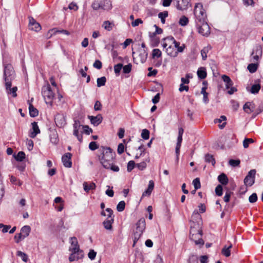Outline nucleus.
Segmentation results:
<instances>
[{
	"label": "nucleus",
	"mask_w": 263,
	"mask_h": 263,
	"mask_svg": "<svg viewBox=\"0 0 263 263\" xmlns=\"http://www.w3.org/2000/svg\"><path fill=\"white\" fill-rule=\"evenodd\" d=\"M98 154L99 160L104 168L110 167V163L114 161L115 153H113L112 150L108 147L102 146L99 149Z\"/></svg>",
	"instance_id": "f257e3e1"
},
{
	"label": "nucleus",
	"mask_w": 263,
	"mask_h": 263,
	"mask_svg": "<svg viewBox=\"0 0 263 263\" xmlns=\"http://www.w3.org/2000/svg\"><path fill=\"white\" fill-rule=\"evenodd\" d=\"M194 13L195 16V23H203L206 22V14L203 6L201 3L196 4Z\"/></svg>",
	"instance_id": "f03ea898"
},
{
	"label": "nucleus",
	"mask_w": 263,
	"mask_h": 263,
	"mask_svg": "<svg viewBox=\"0 0 263 263\" xmlns=\"http://www.w3.org/2000/svg\"><path fill=\"white\" fill-rule=\"evenodd\" d=\"M136 230L134 234V244L139 239L146 228L145 220L144 218H140L136 224Z\"/></svg>",
	"instance_id": "7ed1b4c3"
},
{
	"label": "nucleus",
	"mask_w": 263,
	"mask_h": 263,
	"mask_svg": "<svg viewBox=\"0 0 263 263\" xmlns=\"http://www.w3.org/2000/svg\"><path fill=\"white\" fill-rule=\"evenodd\" d=\"M42 94L46 103L52 106L54 98V93L49 84L42 87Z\"/></svg>",
	"instance_id": "20e7f679"
},
{
	"label": "nucleus",
	"mask_w": 263,
	"mask_h": 263,
	"mask_svg": "<svg viewBox=\"0 0 263 263\" xmlns=\"http://www.w3.org/2000/svg\"><path fill=\"white\" fill-rule=\"evenodd\" d=\"M4 78L5 83L7 82L9 86V82H11L14 79V71L13 67L11 64L4 63Z\"/></svg>",
	"instance_id": "39448f33"
},
{
	"label": "nucleus",
	"mask_w": 263,
	"mask_h": 263,
	"mask_svg": "<svg viewBox=\"0 0 263 263\" xmlns=\"http://www.w3.org/2000/svg\"><path fill=\"white\" fill-rule=\"evenodd\" d=\"M199 33L203 36H208L210 34V28L207 22L196 23Z\"/></svg>",
	"instance_id": "423d86ee"
},
{
	"label": "nucleus",
	"mask_w": 263,
	"mask_h": 263,
	"mask_svg": "<svg viewBox=\"0 0 263 263\" xmlns=\"http://www.w3.org/2000/svg\"><path fill=\"white\" fill-rule=\"evenodd\" d=\"M256 171L255 170H251L244 179V183L247 186H251L255 182V174Z\"/></svg>",
	"instance_id": "0eeeda50"
},
{
	"label": "nucleus",
	"mask_w": 263,
	"mask_h": 263,
	"mask_svg": "<svg viewBox=\"0 0 263 263\" xmlns=\"http://www.w3.org/2000/svg\"><path fill=\"white\" fill-rule=\"evenodd\" d=\"M194 226L191 225L190 230V238L192 240L196 239L197 236H201L202 231L199 226L196 228L197 224L194 223Z\"/></svg>",
	"instance_id": "6e6552de"
},
{
	"label": "nucleus",
	"mask_w": 263,
	"mask_h": 263,
	"mask_svg": "<svg viewBox=\"0 0 263 263\" xmlns=\"http://www.w3.org/2000/svg\"><path fill=\"white\" fill-rule=\"evenodd\" d=\"M66 117L63 114H57L54 117V121L57 126L63 127L66 124Z\"/></svg>",
	"instance_id": "1a4fd4ad"
},
{
	"label": "nucleus",
	"mask_w": 263,
	"mask_h": 263,
	"mask_svg": "<svg viewBox=\"0 0 263 263\" xmlns=\"http://www.w3.org/2000/svg\"><path fill=\"white\" fill-rule=\"evenodd\" d=\"M164 41H166L169 42L170 43H173L174 44V48H177V51L178 52H182L184 49V46H180V43L177 42L175 39L172 36H168L166 38L164 39Z\"/></svg>",
	"instance_id": "9d476101"
},
{
	"label": "nucleus",
	"mask_w": 263,
	"mask_h": 263,
	"mask_svg": "<svg viewBox=\"0 0 263 263\" xmlns=\"http://www.w3.org/2000/svg\"><path fill=\"white\" fill-rule=\"evenodd\" d=\"M72 155L70 153H65L62 157V161L64 166L66 167H71L72 166L71 161Z\"/></svg>",
	"instance_id": "9b49d317"
},
{
	"label": "nucleus",
	"mask_w": 263,
	"mask_h": 263,
	"mask_svg": "<svg viewBox=\"0 0 263 263\" xmlns=\"http://www.w3.org/2000/svg\"><path fill=\"white\" fill-rule=\"evenodd\" d=\"M71 246L69 248V251L70 252H78L79 251H83L80 249L78 245V240L76 237H73L70 238Z\"/></svg>",
	"instance_id": "f8f14e48"
},
{
	"label": "nucleus",
	"mask_w": 263,
	"mask_h": 263,
	"mask_svg": "<svg viewBox=\"0 0 263 263\" xmlns=\"http://www.w3.org/2000/svg\"><path fill=\"white\" fill-rule=\"evenodd\" d=\"M29 29L36 32L39 31L41 29L40 24L37 23L33 17H29Z\"/></svg>",
	"instance_id": "ddd939ff"
},
{
	"label": "nucleus",
	"mask_w": 263,
	"mask_h": 263,
	"mask_svg": "<svg viewBox=\"0 0 263 263\" xmlns=\"http://www.w3.org/2000/svg\"><path fill=\"white\" fill-rule=\"evenodd\" d=\"M83 257V251H79L78 252H71V253L69 257V260L70 262H72L82 259Z\"/></svg>",
	"instance_id": "4468645a"
},
{
	"label": "nucleus",
	"mask_w": 263,
	"mask_h": 263,
	"mask_svg": "<svg viewBox=\"0 0 263 263\" xmlns=\"http://www.w3.org/2000/svg\"><path fill=\"white\" fill-rule=\"evenodd\" d=\"M9 85H8L7 82L5 83V86L6 92L8 95L11 94L13 97H16L17 96L16 91L17 90V87L14 86L11 88L12 83L11 82H9Z\"/></svg>",
	"instance_id": "2eb2a0df"
},
{
	"label": "nucleus",
	"mask_w": 263,
	"mask_h": 263,
	"mask_svg": "<svg viewBox=\"0 0 263 263\" xmlns=\"http://www.w3.org/2000/svg\"><path fill=\"white\" fill-rule=\"evenodd\" d=\"M88 119L90 120L91 123L94 126L99 125L102 121V117L99 114L97 116H89Z\"/></svg>",
	"instance_id": "dca6fc26"
},
{
	"label": "nucleus",
	"mask_w": 263,
	"mask_h": 263,
	"mask_svg": "<svg viewBox=\"0 0 263 263\" xmlns=\"http://www.w3.org/2000/svg\"><path fill=\"white\" fill-rule=\"evenodd\" d=\"M31 124L32 131L30 132L29 136L32 138H34L38 134L40 133V130L37 125V122H33Z\"/></svg>",
	"instance_id": "f3484780"
},
{
	"label": "nucleus",
	"mask_w": 263,
	"mask_h": 263,
	"mask_svg": "<svg viewBox=\"0 0 263 263\" xmlns=\"http://www.w3.org/2000/svg\"><path fill=\"white\" fill-rule=\"evenodd\" d=\"M101 10L109 11L112 9V6L110 0H101Z\"/></svg>",
	"instance_id": "a211bd4d"
},
{
	"label": "nucleus",
	"mask_w": 263,
	"mask_h": 263,
	"mask_svg": "<svg viewBox=\"0 0 263 263\" xmlns=\"http://www.w3.org/2000/svg\"><path fill=\"white\" fill-rule=\"evenodd\" d=\"M84 190L86 192L88 193L91 190H93L96 189V184L92 182H84L83 184Z\"/></svg>",
	"instance_id": "6ab92c4d"
},
{
	"label": "nucleus",
	"mask_w": 263,
	"mask_h": 263,
	"mask_svg": "<svg viewBox=\"0 0 263 263\" xmlns=\"http://www.w3.org/2000/svg\"><path fill=\"white\" fill-rule=\"evenodd\" d=\"M154 182L153 180H149L147 189L143 193L142 197L149 196L154 190Z\"/></svg>",
	"instance_id": "aec40b11"
},
{
	"label": "nucleus",
	"mask_w": 263,
	"mask_h": 263,
	"mask_svg": "<svg viewBox=\"0 0 263 263\" xmlns=\"http://www.w3.org/2000/svg\"><path fill=\"white\" fill-rule=\"evenodd\" d=\"M221 78L225 83L226 89H229L230 87L233 86V82L229 76L223 74L221 76Z\"/></svg>",
	"instance_id": "412c9836"
},
{
	"label": "nucleus",
	"mask_w": 263,
	"mask_h": 263,
	"mask_svg": "<svg viewBox=\"0 0 263 263\" xmlns=\"http://www.w3.org/2000/svg\"><path fill=\"white\" fill-rule=\"evenodd\" d=\"M115 24L114 22L109 21H105L102 24V27L106 30L110 31L112 30Z\"/></svg>",
	"instance_id": "4be33fe9"
},
{
	"label": "nucleus",
	"mask_w": 263,
	"mask_h": 263,
	"mask_svg": "<svg viewBox=\"0 0 263 263\" xmlns=\"http://www.w3.org/2000/svg\"><path fill=\"white\" fill-rule=\"evenodd\" d=\"M31 228L29 226H24L21 228V232L20 233L24 238L28 237L30 233Z\"/></svg>",
	"instance_id": "5701e85b"
},
{
	"label": "nucleus",
	"mask_w": 263,
	"mask_h": 263,
	"mask_svg": "<svg viewBox=\"0 0 263 263\" xmlns=\"http://www.w3.org/2000/svg\"><path fill=\"white\" fill-rule=\"evenodd\" d=\"M166 52L167 54L172 57H176L178 55V52L175 49L174 47L170 45L166 49Z\"/></svg>",
	"instance_id": "b1692460"
},
{
	"label": "nucleus",
	"mask_w": 263,
	"mask_h": 263,
	"mask_svg": "<svg viewBox=\"0 0 263 263\" xmlns=\"http://www.w3.org/2000/svg\"><path fill=\"white\" fill-rule=\"evenodd\" d=\"M50 141L52 143L56 144L58 143L59 138L57 131H55V130H53L50 132Z\"/></svg>",
	"instance_id": "393cba45"
},
{
	"label": "nucleus",
	"mask_w": 263,
	"mask_h": 263,
	"mask_svg": "<svg viewBox=\"0 0 263 263\" xmlns=\"http://www.w3.org/2000/svg\"><path fill=\"white\" fill-rule=\"evenodd\" d=\"M114 221V219H110V220L105 219L103 222V225L104 228L107 230L111 231L112 229V224Z\"/></svg>",
	"instance_id": "a878e982"
},
{
	"label": "nucleus",
	"mask_w": 263,
	"mask_h": 263,
	"mask_svg": "<svg viewBox=\"0 0 263 263\" xmlns=\"http://www.w3.org/2000/svg\"><path fill=\"white\" fill-rule=\"evenodd\" d=\"M218 181L221 183L222 185H226L228 183V178L227 175L224 173H221L218 177Z\"/></svg>",
	"instance_id": "bb28decb"
},
{
	"label": "nucleus",
	"mask_w": 263,
	"mask_h": 263,
	"mask_svg": "<svg viewBox=\"0 0 263 263\" xmlns=\"http://www.w3.org/2000/svg\"><path fill=\"white\" fill-rule=\"evenodd\" d=\"M29 114L31 117H35L39 115V111L31 103L29 106Z\"/></svg>",
	"instance_id": "cd10ccee"
},
{
	"label": "nucleus",
	"mask_w": 263,
	"mask_h": 263,
	"mask_svg": "<svg viewBox=\"0 0 263 263\" xmlns=\"http://www.w3.org/2000/svg\"><path fill=\"white\" fill-rule=\"evenodd\" d=\"M147 54L148 53L145 49L139 50V57L140 58V60L142 63H144L145 62L147 58Z\"/></svg>",
	"instance_id": "c85d7f7f"
},
{
	"label": "nucleus",
	"mask_w": 263,
	"mask_h": 263,
	"mask_svg": "<svg viewBox=\"0 0 263 263\" xmlns=\"http://www.w3.org/2000/svg\"><path fill=\"white\" fill-rule=\"evenodd\" d=\"M232 245H230L229 247L225 246L221 250V253L226 257H229L231 255V249Z\"/></svg>",
	"instance_id": "c756f323"
},
{
	"label": "nucleus",
	"mask_w": 263,
	"mask_h": 263,
	"mask_svg": "<svg viewBox=\"0 0 263 263\" xmlns=\"http://www.w3.org/2000/svg\"><path fill=\"white\" fill-rule=\"evenodd\" d=\"M258 65H259L258 63H251L248 65L247 69H248L250 73H254L256 71Z\"/></svg>",
	"instance_id": "7c9ffc66"
},
{
	"label": "nucleus",
	"mask_w": 263,
	"mask_h": 263,
	"mask_svg": "<svg viewBox=\"0 0 263 263\" xmlns=\"http://www.w3.org/2000/svg\"><path fill=\"white\" fill-rule=\"evenodd\" d=\"M101 1L100 0H95L92 2L91 4V8L94 10H99L100 9L101 10Z\"/></svg>",
	"instance_id": "2f4dec72"
},
{
	"label": "nucleus",
	"mask_w": 263,
	"mask_h": 263,
	"mask_svg": "<svg viewBox=\"0 0 263 263\" xmlns=\"http://www.w3.org/2000/svg\"><path fill=\"white\" fill-rule=\"evenodd\" d=\"M49 33H51V35H52V34H55L57 33H63L67 35H68L70 34V33L66 30L62 29L61 30H57L56 28H53V29L50 30L49 31Z\"/></svg>",
	"instance_id": "473e14b6"
},
{
	"label": "nucleus",
	"mask_w": 263,
	"mask_h": 263,
	"mask_svg": "<svg viewBox=\"0 0 263 263\" xmlns=\"http://www.w3.org/2000/svg\"><path fill=\"white\" fill-rule=\"evenodd\" d=\"M197 73L198 78L201 79H204L206 77V72L204 68H199Z\"/></svg>",
	"instance_id": "72a5a7b5"
},
{
	"label": "nucleus",
	"mask_w": 263,
	"mask_h": 263,
	"mask_svg": "<svg viewBox=\"0 0 263 263\" xmlns=\"http://www.w3.org/2000/svg\"><path fill=\"white\" fill-rule=\"evenodd\" d=\"M262 47L261 46H256L254 49H253L252 52L251 53L252 55H262Z\"/></svg>",
	"instance_id": "f704fd0d"
},
{
	"label": "nucleus",
	"mask_w": 263,
	"mask_h": 263,
	"mask_svg": "<svg viewBox=\"0 0 263 263\" xmlns=\"http://www.w3.org/2000/svg\"><path fill=\"white\" fill-rule=\"evenodd\" d=\"M211 47L210 46H206L204 47L201 50V54L203 60H205L207 58V53L209 52Z\"/></svg>",
	"instance_id": "c9c22d12"
},
{
	"label": "nucleus",
	"mask_w": 263,
	"mask_h": 263,
	"mask_svg": "<svg viewBox=\"0 0 263 263\" xmlns=\"http://www.w3.org/2000/svg\"><path fill=\"white\" fill-rule=\"evenodd\" d=\"M158 17L160 18L161 23L164 24L165 23V18L168 16V12L167 11H164L162 12H160L158 14Z\"/></svg>",
	"instance_id": "e433bc0d"
},
{
	"label": "nucleus",
	"mask_w": 263,
	"mask_h": 263,
	"mask_svg": "<svg viewBox=\"0 0 263 263\" xmlns=\"http://www.w3.org/2000/svg\"><path fill=\"white\" fill-rule=\"evenodd\" d=\"M205 161L208 163H211L213 166L215 164V160L213 157V156L209 154L205 155Z\"/></svg>",
	"instance_id": "4c0bfd02"
},
{
	"label": "nucleus",
	"mask_w": 263,
	"mask_h": 263,
	"mask_svg": "<svg viewBox=\"0 0 263 263\" xmlns=\"http://www.w3.org/2000/svg\"><path fill=\"white\" fill-rule=\"evenodd\" d=\"M152 55L153 59H155L156 58H159L161 57L162 52L159 49H154L152 51Z\"/></svg>",
	"instance_id": "58836bf2"
},
{
	"label": "nucleus",
	"mask_w": 263,
	"mask_h": 263,
	"mask_svg": "<svg viewBox=\"0 0 263 263\" xmlns=\"http://www.w3.org/2000/svg\"><path fill=\"white\" fill-rule=\"evenodd\" d=\"M252 104L251 102H248L243 105V110L245 112L248 114L251 113L253 111V109L251 108Z\"/></svg>",
	"instance_id": "ea45409f"
},
{
	"label": "nucleus",
	"mask_w": 263,
	"mask_h": 263,
	"mask_svg": "<svg viewBox=\"0 0 263 263\" xmlns=\"http://www.w3.org/2000/svg\"><path fill=\"white\" fill-rule=\"evenodd\" d=\"M106 81V79L105 77H102L101 78H98L97 80V86L100 87L101 86H104L105 85Z\"/></svg>",
	"instance_id": "a19ab883"
},
{
	"label": "nucleus",
	"mask_w": 263,
	"mask_h": 263,
	"mask_svg": "<svg viewBox=\"0 0 263 263\" xmlns=\"http://www.w3.org/2000/svg\"><path fill=\"white\" fill-rule=\"evenodd\" d=\"M15 160L17 161H22L25 158V154L22 152H19L17 154L14 156Z\"/></svg>",
	"instance_id": "79ce46f5"
},
{
	"label": "nucleus",
	"mask_w": 263,
	"mask_h": 263,
	"mask_svg": "<svg viewBox=\"0 0 263 263\" xmlns=\"http://www.w3.org/2000/svg\"><path fill=\"white\" fill-rule=\"evenodd\" d=\"M260 89V85L259 84H254L252 86V87L251 88L250 92L252 93L256 94L258 92Z\"/></svg>",
	"instance_id": "37998d69"
},
{
	"label": "nucleus",
	"mask_w": 263,
	"mask_h": 263,
	"mask_svg": "<svg viewBox=\"0 0 263 263\" xmlns=\"http://www.w3.org/2000/svg\"><path fill=\"white\" fill-rule=\"evenodd\" d=\"M123 67V64L121 63H119L115 65L114 67V71L116 75H119L120 71Z\"/></svg>",
	"instance_id": "c03bdc74"
},
{
	"label": "nucleus",
	"mask_w": 263,
	"mask_h": 263,
	"mask_svg": "<svg viewBox=\"0 0 263 263\" xmlns=\"http://www.w3.org/2000/svg\"><path fill=\"white\" fill-rule=\"evenodd\" d=\"M105 211L107 213L106 216L107 217L106 219L110 220V219H114V215H113V211L110 208H107Z\"/></svg>",
	"instance_id": "a18cd8bd"
},
{
	"label": "nucleus",
	"mask_w": 263,
	"mask_h": 263,
	"mask_svg": "<svg viewBox=\"0 0 263 263\" xmlns=\"http://www.w3.org/2000/svg\"><path fill=\"white\" fill-rule=\"evenodd\" d=\"M16 255L18 256H20L22 258V259L25 261L26 262L28 260V256L27 254L21 251H18L16 252Z\"/></svg>",
	"instance_id": "49530a36"
},
{
	"label": "nucleus",
	"mask_w": 263,
	"mask_h": 263,
	"mask_svg": "<svg viewBox=\"0 0 263 263\" xmlns=\"http://www.w3.org/2000/svg\"><path fill=\"white\" fill-rule=\"evenodd\" d=\"M80 128H73V135L75 136L78 140L80 141V142H82V139H83V137H82V134H79V130Z\"/></svg>",
	"instance_id": "de8ad7c7"
},
{
	"label": "nucleus",
	"mask_w": 263,
	"mask_h": 263,
	"mask_svg": "<svg viewBox=\"0 0 263 263\" xmlns=\"http://www.w3.org/2000/svg\"><path fill=\"white\" fill-rule=\"evenodd\" d=\"M125 206V203L124 201H120L117 205V210L118 212H122Z\"/></svg>",
	"instance_id": "09e8293b"
},
{
	"label": "nucleus",
	"mask_w": 263,
	"mask_h": 263,
	"mask_svg": "<svg viewBox=\"0 0 263 263\" xmlns=\"http://www.w3.org/2000/svg\"><path fill=\"white\" fill-rule=\"evenodd\" d=\"M141 137L144 140H147L149 139V132L148 130L146 129H144L142 130L141 133Z\"/></svg>",
	"instance_id": "8fccbe9b"
},
{
	"label": "nucleus",
	"mask_w": 263,
	"mask_h": 263,
	"mask_svg": "<svg viewBox=\"0 0 263 263\" xmlns=\"http://www.w3.org/2000/svg\"><path fill=\"white\" fill-rule=\"evenodd\" d=\"M189 23L188 18L185 16H182L179 20V23L182 26H186Z\"/></svg>",
	"instance_id": "3c124183"
},
{
	"label": "nucleus",
	"mask_w": 263,
	"mask_h": 263,
	"mask_svg": "<svg viewBox=\"0 0 263 263\" xmlns=\"http://www.w3.org/2000/svg\"><path fill=\"white\" fill-rule=\"evenodd\" d=\"M193 184L194 185L195 190H198L201 187V184L199 178H196L193 181Z\"/></svg>",
	"instance_id": "603ef678"
},
{
	"label": "nucleus",
	"mask_w": 263,
	"mask_h": 263,
	"mask_svg": "<svg viewBox=\"0 0 263 263\" xmlns=\"http://www.w3.org/2000/svg\"><path fill=\"white\" fill-rule=\"evenodd\" d=\"M254 142V140L251 138H245L243 141V146L244 148H247L249 147L250 143Z\"/></svg>",
	"instance_id": "864d4df0"
},
{
	"label": "nucleus",
	"mask_w": 263,
	"mask_h": 263,
	"mask_svg": "<svg viewBox=\"0 0 263 263\" xmlns=\"http://www.w3.org/2000/svg\"><path fill=\"white\" fill-rule=\"evenodd\" d=\"M132 65L129 63L124 66H123V72L124 73H129L132 70Z\"/></svg>",
	"instance_id": "5fc2aeb1"
},
{
	"label": "nucleus",
	"mask_w": 263,
	"mask_h": 263,
	"mask_svg": "<svg viewBox=\"0 0 263 263\" xmlns=\"http://www.w3.org/2000/svg\"><path fill=\"white\" fill-rule=\"evenodd\" d=\"M159 44V39L157 37H152L151 38V45L153 47L158 46Z\"/></svg>",
	"instance_id": "6e6d98bb"
},
{
	"label": "nucleus",
	"mask_w": 263,
	"mask_h": 263,
	"mask_svg": "<svg viewBox=\"0 0 263 263\" xmlns=\"http://www.w3.org/2000/svg\"><path fill=\"white\" fill-rule=\"evenodd\" d=\"M135 165L136 164L134 161H129L127 164V171L128 172H130L134 169Z\"/></svg>",
	"instance_id": "4d7b16f0"
},
{
	"label": "nucleus",
	"mask_w": 263,
	"mask_h": 263,
	"mask_svg": "<svg viewBox=\"0 0 263 263\" xmlns=\"http://www.w3.org/2000/svg\"><path fill=\"white\" fill-rule=\"evenodd\" d=\"M240 163V161L239 160H234V159H231L229 161V164L233 166V167H236L239 165Z\"/></svg>",
	"instance_id": "13d9d810"
},
{
	"label": "nucleus",
	"mask_w": 263,
	"mask_h": 263,
	"mask_svg": "<svg viewBox=\"0 0 263 263\" xmlns=\"http://www.w3.org/2000/svg\"><path fill=\"white\" fill-rule=\"evenodd\" d=\"M222 187L221 185H218L215 189V193L218 196H221L222 195Z\"/></svg>",
	"instance_id": "bf43d9fd"
},
{
	"label": "nucleus",
	"mask_w": 263,
	"mask_h": 263,
	"mask_svg": "<svg viewBox=\"0 0 263 263\" xmlns=\"http://www.w3.org/2000/svg\"><path fill=\"white\" fill-rule=\"evenodd\" d=\"M257 200V196L256 193H253L249 198V201L250 203H254Z\"/></svg>",
	"instance_id": "052dcab7"
},
{
	"label": "nucleus",
	"mask_w": 263,
	"mask_h": 263,
	"mask_svg": "<svg viewBox=\"0 0 263 263\" xmlns=\"http://www.w3.org/2000/svg\"><path fill=\"white\" fill-rule=\"evenodd\" d=\"M106 169H109L114 172H118L120 169L118 166L113 164V162L110 163V167L108 168H105Z\"/></svg>",
	"instance_id": "680f3d73"
},
{
	"label": "nucleus",
	"mask_w": 263,
	"mask_h": 263,
	"mask_svg": "<svg viewBox=\"0 0 263 263\" xmlns=\"http://www.w3.org/2000/svg\"><path fill=\"white\" fill-rule=\"evenodd\" d=\"M197 245H201L203 246L204 244V241L202 238H201V236H197L196 239L193 240Z\"/></svg>",
	"instance_id": "e2e57ef3"
},
{
	"label": "nucleus",
	"mask_w": 263,
	"mask_h": 263,
	"mask_svg": "<svg viewBox=\"0 0 263 263\" xmlns=\"http://www.w3.org/2000/svg\"><path fill=\"white\" fill-rule=\"evenodd\" d=\"M148 70L149 71V72L147 74V76L148 77L154 76L156 75L158 72L157 70L153 69L152 67H149L148 68Z\"/></svg>",
	"instance_id": "0e129e2a"
},
{
	"label": "nucleus",
	"mask_w": 263,
	"mask_h": 263,
	"mask_svg": "<svg viewBox=\"0 0 263 263\" xmlns=\"http://www.w3.org/2000/svg\"><path fill=\"white\" fill-rule=\"evenodd\" d=\"M83 132L88 135L92 132V129L89 128V126L87 125L83 126Z\"/></svg>",
	"instance_id": "69168bd1"
},
{
	"label": "nucleus",
	"mask_w": 263,
	"mask_h": 263,
	"mask_svg": "<svg viewBox=\"0 0 263 263\" xmlns=\"http://www.w3.org/2000/svg\"><path fill=\"white\" fill-rule=\"evenodd\" d=\"M136 165L140 170H143L146 168L147 165L145 162L143 161L137 163Z\"/></svg>",
	"instance_id": "338daca9"
},
{
	"label": "nucleus",
	"mask_w": 263,
	"mask_h": 263,
	"mask_svg": "<svg viewBox=\"0 0 263 263\" xmlns=\"http://www.w3.org/2000/svg\"><path fill=\"white\" fill-rule=\"evenodd\" d=\"M89 148L91 151H95L98 148V146L96 142H91L89 144Z\"/></svg>",
	"instance_id": "774afa93"
}]
</instances>
